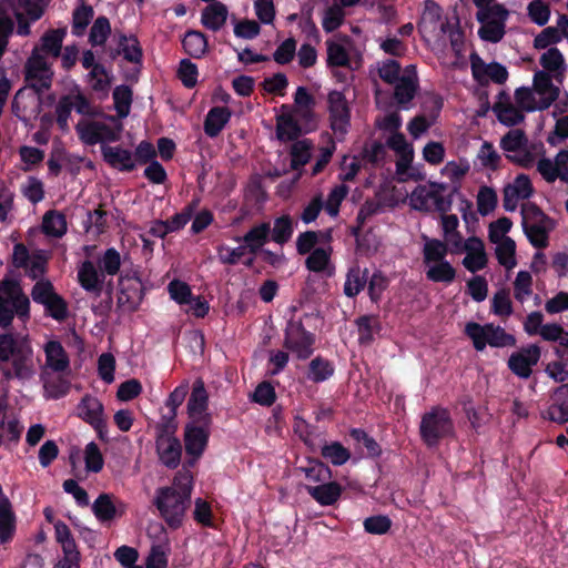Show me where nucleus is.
I'll list each match as a JSON object with an SVG mask.
<instances>
[{
	"label": "nucleus",
	"instance_id": "nucleus-1",
	"mask_svg": "<svg viewBox=\"0 0 568 568\" xmlns=\"http://www.w3.org/2000/svg\"><path fill=\"white\" fill-rule=\"evenodd\" d=\"M0 371L6 379H29L33 376V351L27 339L12 333L0 334Z\"/></svg>",
	"mask_w": 568,
	"mask_h": 568
},
{
	"label": "nucleus",
	"instance_id": "nucleus-2",
	"mask_svg": "<svg viewBox=\"0 0 568 568\" xmlns=\"http://www.w3.org/2000/svg\"><path fill=\"white\" fill-rule=\"evenodd\" d=\"M48 0H1L0 1V57L3 54L9 36L13 30L14 17L18 21V34L27 36L30 32L29 23L23 21L27 17L36 21L43 14Z\"/></svg>",
	"mask_w": 568,
	"mask_h": 568
},
{
	"label": "nucleus",
	"instance_id": "nucleus-3",
	"mask_svg": "<svg viewBox=\"0 0 568 568\" xmlns=\"http://www.w3.org/2000/svg\"><path fill=\"white\" fill-rule=\"evenodd\" d=\"M192 481L176 483L173 486L156 489L154 505L161 517L171 529H178L183 524L185 511L191 503Z\"/></svg>",
	"mask_w": 568,
	"mask_h": 568
},
{
	"label": "nucleus",
	"instance_id": "nucleus-4",
	"mask_svg": "<svg viewBox=\"0 0 568 568\" xmlns=\"http://www.w3.org/2000/svg\"><path fill=\"white\" fill-rule=\"evenodd\" d=\"M52 74L45 57L40 53L38 48H34L26 63V81L34 92L29 93L26 92V90H20L12 102L13 111L19 118H27L24 113H20V104H22L24 100H30V102L38 108L40 100L39 93L50 88Z\"/></svg>",
	"mask_w": 568,
	"mask_h": 568
},
{
	"label": "nucleus",
	"instance_id": "nucleus-5",
	"mask_svg": "<svg viewBox=\"0 0 568 568\" xmlns=\"http://www.w3.org/2000/svg\"><path fill=\"white\" fill-rule=\"evenodd\" d=\"M457 187L430 180L419 184L410 194L409 203L414 210L446 212L450 209Z\"/></svg>",
	"mask_w": 568,
	"mask_h": 568
},
{
	"label": "nucleus",
	"instance_id": "nucleus-6",
	"mask_svg": "<svg viewBox=\"0 0 568 568\" xmlns=\"http://www.w3.org/2000/svg\"><path fill=\"white\" fill-rule=\"evenodd\" d=\"M447 245L436 239L424 236L423 262L426 277L436 283L450 284L456 277V270L447 261Z\"/></svg>",
	"mask_w": 568,
	"mask_h": 568
},
{
	"label": "nucleus",
	"instance_id": "nucleus-7",
	"mask_svg": "<svg viewBox=\"0 0 568 568\" xmlns=\"http://www.w3.org/2000/svg\"><path fill=\"white\" fill-rule=\"evenodd\" d=\"M315 101L305 87H298L294 95L293 112L286 113V139H295L302 132L312 130Z\"/></svg>",
	"mask_w": 568,
	"mask_h": 568
},
{
	"label": "nucleus",
	"instance_id": "nucleus-8",
	"mask_svg": "<svg viewBox=\"0 0 568 568\" xmlns=\"http://www.w3.org/2000/svg\"><path fill=\"white\" fill-rule=\"evenodd\" d=\"M420 437L427 446L438 443L455 434L454 422L449 412L443 407H434L422 417L419 425Z\"/></svg>",
	"mask_w": 568,
	"mask_h": 568
},
{
	"label": "nucleus",
	"instance_id": "nucleus-9",
	"mask_svg": "<svg viewBox=\"0 0 568 568\" xmlns=\"http://www.w3.org/2000/svg\"><path fill=\"white\" fill-rule=\"evenodd\" d=\"M212 415L191 420L184 428V447L190 457L186 464L193 467L204 454L211 435Z\"/></svg>",
	"mask_w": 568,
	"mask_h": 568
},
{
	"label": "nucleus",
	"instance_id": "nucleus-10",
	"mask_svg": "<svg viewBox=\"0 0 568 568\" xmlns=\"http://www.w3.org/2000/svg\"><path fill=\"white\" fill-rule=\"evenodd\" d=\"M32 301L44 307L48 316L58 322H63L69 316L67 301L55 292L51 281L42 278L36 282L31 290Z\"/></svg>",
	"mask_w": 568,
	"mask_h": 568
},
{
	"label": "nucleus",
	"instance_id": "nucleus-11",
	"mask_svg": "<svg viewBox=\"0 0 568 568\" xmlns=\"http://www.w3.org/2000/svg\"><path fill=\"white\" fill-rule=\"evenodd\" d=\"M314 152V144L308 139L295 141L290 146L291 169L298 175L308 174L304 166L311 161ZM332 151L323 149L321 155L316 159L310 171L311 175H316L322 172L323 168L329 162Z\"/></svg>",
	"mask_w": 568,
	"mask_h": 568
},
{
	"label": "nucleus",
	"instance_id": "nucleus-12",
	"mask_svg": "<svg viewBox=\"0 0 568 568\" xmlns=\"http://www.w3.org/2000/svg\"><path fill=\"white\" fill-rule=\"evenodd\" d=\"M81 141L88 145L115 141L121 132V124L113 118L103 120H82L77 125Z\"/></svg>",
	"mask_w": 568,
	"mask_h": 568
},
{
	"label": "nucleus",
	"instance_id": "nucleus-13",
	"mask_svg": "<svg viewBox=\"0 0 568 568\" xmlns=\"http://www.w3.org/2000/svg\"><path fill=\"white\" fill-rule=\"evenodd\" d=\"M466 335L473 341L477 351H483L487 345L491 347H506L515 344L513 335L507 334L501 327L493 324L480 325L474 322L465 326Z\"/></svg>",
	"mask_w": 568,
	"mask_h": 568
},
{
	"label": "nucleus",
	"instance_id": "nucleus-14",
	"mask_svg": "<svg viewBox=\"0 0 568 568\" xmlns=\"http://www.w3.org/2000/svg\"><path fill=\"white\" fill-rule=\"evenodd\" d=\"M326 62L328 67L357 69L359 54L353 40L347 36H334L326 40Z\"/></svg>",
	"mask_w": 568,
	"mask_h": 568
},
{
	"label": "nucleus",
	"instance_id": "nucleus-15",
	"mask_svg": "<svg viewBox=\"0 0 568 568\" xmlns=\"http://www.w3.org/2000/svg\"><path fill=\"white\" fill-rule=\"evenodd\" d=\"M75 415L95 430L100 440L109 442L104 405L98 397L85 394L75 407Z\"/></svg>",
	"mask_w": 568,
	"mask_h": 568
},
{
	"label": "nucleus",
	"instance_id": "nucleus-16",
	"mask_svg": "<svg viewBox=\"0 0 568 568\" xmlns=\"http://www.w3.org/2000/svg\"><path fill=\"white\" fill-rule=\"evenodd\" d=\"M508 11L504 6L495 3L478 10L477 20L481 23L478 30L479 37L489 42H498L505 34V22Z\"/></svg>",
	"mask_w": 568,
	"mask_h": 568
},
{
	"label": "nucleus",
	"instance_id": "nucleus-17",
	"mask_svg": "<svg viewBox=\"0 0 568 568\" xmlns=\"http://www.w3.org/2000/svg\"><path fill=\"white\" fill-rule=\"evenodd\" d=\"M143 300V284L141 278L133 273H121L119 277L118 307L125 312L133 313L138 311Z\"/></svg>",
	"mask_w": 568,
	"mask_h": 568
},
{
	"label": "nucleus",
	"instance_id": "nucleus-18",
	"mask_svg": "<svg viewBox=\"0 0 568 568\" xmlns=\"http://www.w3.org/2000/svg\"><path fill=\"white\" fill-rule=\"evenodd\" d=\"M450 28L448 21H442V9L433 0H426L418 22L419 32L428 39L440 38Z\"/></svg>",
	"mask_w": 568,
	"mask_h": 568
},
{
	"label": "nucleus",
	"instance_id": "nucleus-19",
	"mask_svg": "<svg viewBox=\"0 0 568 568\" xmlns=\"http://www.w3.org/2000/svg\"><path fill=\"white\" fill-rule=\"evenodd\" d=\"M72 110L80 114H88L91 111V106L88 100L79 92L62 97L57 103L55 114L57 123L63 131L69 128V118Z\"/></svg>",
	"mask_w": 568,
	"mask_h": 568
},
{
	"label": "nucleus",
	"instance_id": "nucleus-20",
	"mask_svg": "<svg viewBox=\"0 0 568 568\" xmlns=\"http://www.w3.org/2000/svg\"><path fill=\"white\" fill-rule=\"evenodd\" d=\"M540 358V348L537 345H529L514 353L508 359V366L514 374L520 378H528L531 368Z\"/></svg>",
	"mask_w": 568,
	"mask_h": 568
},
{
	"label": "nucleus",
	"instance_id": "nucleus-21",
	"mask_svg": "<svg viewBox=\"0 0 568 568\" xmlns=\"http://www.w3.org/2000/svg\"><path fill=\"white\" fill-rule=\"evenodd\" d=\"M466 255L463 260L464 267L471 272H478L487 265V253L484 242L477 236H470L464 241L463 251Z\"/></svg>",
	"mask_w": 568,
	"mask_h": 568
},
{
	"label": "nucleus",
	"instance_id": "nucleus-22",
	"mask_svg": "<svg viewBox=\"0 0 568 568\" xmlns=\"http://www.w3.org/2000/svg\"><path fill=\"white\" fill-rule=\"evenodd\" d=\"M470 62L473 75L480 83H486L489 80L496 83H504L508 78L507 69L500 63H485L476 54L471 55Z\"/></svg>",
	"mask_w": 568,
	"mask_h": 568
},
{
	"label": "nucleus",
	"instance_id": "nucleus-23",
	"mask_svg": "<svg viewBox=\"0 0 568 568\" xmlns=\"http://www.w3.org/2000/svg\"><path fill=\"white\" fill-rule=\"evenodd\" d=\"M328 110L332 129L344 133L349 123V110L347 101L342 92L333 91L328 94Z\"/></svg>",
	"mask_w": 568,
	"mask_h": 568
},
{
	"label": "nucleus",
	"instance_id": "nucleus-24",
	"mask_svg": "<svg viewBox=\"0 0 568 568\" xmlns=\"http://www.w3.org/2000/svg\"><path fill=\"white\" fill-rule=\"evenodd\" d=\"M159 460L169 469H175L181 463L182 445L176 436L155 438Z\"/></svg>",
	"mask_w": 568,
	"mask_h": 568
},
{
	"label": "nucleus",
	"instance_id": "nucleus-25",
	"mask_svg": "<svg viewBox=\"0 0 568 568\" xmlns=\"http://www.w3.org/2000/svg\"><path fill=\"white\" fill-rule=\"evenodd\" d=\"M497 119L507 126H514L521 123L525 119L524 111L515 106L507 93L500 92L497 102L493 106Z\"/></svg>",
	"mask_w": 568,
	"mask_h": 568
},
{
	"label": "nucleus",
	"instance_id": "nucleus-26",
	"mask_svg": "<svg viewBox=\"0 0 568 568\" xmlns=\"http://www.w3.org/2000/svg\"><path fill=\"white\" fill-rule=\"evenodd\" d=\"M542 417L558 424L568 422V384L555 389L552 404L542 413Z\"/></svg>",
	"mask_w": 568,
	"mask_h": 568
},
{
	"label": "nucleus",
	"instance_id": "nucleus-27",
	"mask_svg": "<svg viewBox=\"0 0 568 568\" xmlns=\"http://www.w3.org/2000/svg\"><path fill=\"white\" fill-rule=\"evenodd\" d=\"M332 251L331 243H323V245L317 246L308 254L306 267L312 272L332 276L335 271L331 261Z\"/></svg>",
	"mask_w": 568,
	"mask_h": 568
},
{
	"label": "nucleus",
	"instance_id": "nucleus-28",
	"mask_svg": "<svg viewBox=\"0 0 568 568\" xmlns=\"http://www.w3.org/2000/svg\"><path fill=\"white\" fill-rule=\"evenodd\" d=\"M78 281L81 287L93 293L95 296H100L103 291L104 275L99 274L93 262L84 261L78 271Z\"/></svg>",
	"mask_w": 568,
	"mask_h": 568
},
{
	"label": "nucleus",
	"instance_id": "nucleus-29",
	"mask_svg": "<svg viewBox=\"0 0 568 568\" xmlns=\"http://www.w3.org/2000/svg\"><path fill=\"white\" fill-rule=\"evenodd\" d=\"M532 194L530 180H514L504 190V207L506 211H515L520 201Z\"/></svg>",
	"mask_w": 568,
	"mask_h": 568
},
{
	"label": "nucleus",
	"instance_id": "nucleus-30",
	"mask_svg": "<svg viewBox=\"0 0 568 568\" xmlns=\"http://www.w3.org/2000/svg\"><path fill=\"white\" fill-rule=\"evenodd\" d=\"M209 396L204 383L201 379L194 382L187 400V415L191 420L197 419L207 413Z\"/></svg>",
	"mask_w": 568,
	"mask_h": 568
},
{
	"label": "nucleus",
	"instance_id": "nucleus-31",
	"mask_svg": "<svg viewBox=\"0 0 568 568\" xmlns=\"http://www.w3.org/2000/svg\"><path fill=\"white\" fill-rule=\"evenodd\" d=\"M538 220L536 222H526L525 231L534 246L544 247L547 245L548 233L554 227V222L544 216L539 211L537 212Z\"/></svg>",
	"mask_w": 568,
	"mask_h": 568
},
{
	"label": "nucleus",
	"instance_id": "nucleus-32",
	"mask_svg": "<svg viewBox=\"0 0 568 568\" xmlns=\"http://www.w3.org/2000/svg\"><path fill=\"white\" fill-rule=\"evenodd\" d=\"M516 104L521 111L545 110L551 104V98L540 99L534 89L521 87L515 91Z\"/></svg>",
	"mask_w": 568,
	"mask_h": 568
},
{
	"label": "nucleus",
	"instance_id": "nucleus-33",
	"mask_svg": "<svg viewBox=\"0 0 568 568\" xmlns=\"http://www.w3.org/2000/svg\"><path fill=\"white\" fill-rule=\"evenodd\" d=\"M537 170L544 178H568V151H560L554 162L549 159L539 160Z\"/></svg>",
	"mask_w": 568,
	"mask_h": 568
},
{
	"label": "nucleus",
	"instance_id": "nucleus-34",
	"mask_svg": "<svg viewBox=\"0 0 568 568\" xmlns=\"http://www.w3.org/2000/svg\"><path fill=\"white\" fill-rule=\"evenodd\" d=\"M307 491L320 505L331 506L339 499L342 487L335 481H324L320 485H308Z\"/></svg>",
	"mask_w": 568,
	"mask_h": 568
},
{
	"label": "nucleus",
	"instance_id": "nucleus-35",
	"mask_svg": "<svg viewBox=\"0 0 568 568\" xmlns=\"http://www.w3.org/2000/svg\"><path fill=\"white\" fill-rule=\"evenodd\" d=\"M45 363L54 372H63L69 367L70 361L62 344L49 341L44 346Z\"/></svg>",
	"mask_w": 568,
	"mask_h": 568
},
{
	"label": "nucleus",
	"instance_id": "nucleus-36",
	"mask_svg": "<svg viewBox=\"0 0 568 568\" xmlns=\"http://www.w3.org/2000/svg\"><path fill=\"white\" fill-rule=\"evenodd\" d=\"M227 14V8L215 1L203 10L201 21L205 28L217 31L225 24Z\"/></svg>",
	"mask_w": 568,
	"mask_h": 568
},
{
	"label": "nucleus",
	"instance_id": "nucleus-37",
	"mask_svg": "<svg viewBox=\"0 0 568 568\" xmlns=\"http://www.w3.org/2000/svg\"><path fill=\"white\" fill-rule=\"evenodd\" d=\"M331 231L312 232L307 231L298 235L296 240L297 252L302 255L311 252L323 243H331Z\"/></svg>",
	"mask_w": 568,
	"mask_h": 568
},
{
	"label": "nucleus",
	"instance_id": "nucleus-38",
	"mask_svg": "<svg viewBox=\"0 0 568 568\" xmlns=\"http://www.w3.org/2000/svg\"><path fill=\"white\" fill-rule=\"evenodd\" d=\"M231 111L225 106H215L212 108L205 119L204 122V131L205 133L214 138L219 135V133L223 130L226 123L231 119Z\"/></svg>",
	"mask_w": 568,
	"mask_h": 568
},
{
	"label": "nucleus",
	"instance_id": "nucleus-39",
	"mask_svg": "<svg viewBox=\"0 0 568 568\" xmlns=\"http://www.w3.org/2000/svg\"><path fill=\"white\" fill-rule=\"evenodd\" d=\"M112 80V74L103 65L94 67V69L87 74L88 84L94 92L100 94L101 98L108 97Z\"/></svg>",
	"mask_w": 568,
	"mask_h": 568
},
{
	"label": "nucleus",
	"instance_id": "nucleus-40",
	"mask_svg": "<svg viewBox=\"0 0 568 568\" xmlns=\"http://www.w3.org/2000/svg\"><path fill=\"white\" fill-rule=\"evenodd\" d=\"M104 160L120 171H128L134 166V160L130 151L118 146H102Z\"/></svg>",
	"mask_w": 568,
	"mask_h": 568
},
{
	"label": "nucleus",
	"instance_id": "nucleus-41",
	"mask_svg": "<svg viewBox=\"0 0 568 568\" xmlns=\"http://www.w3.org/2000/svg\"><path fill=\"white\" fill-rule=\"evenodd\" d=\"M92 511L97 519L101 523L111 521L118 515V508L113 501V497L109 494H100L92 505Z\"/></svg>",
	"mask_w": 568,
	"mask_h": 568
},
{
	"label": "nucleus",
	"instance_id": "nucleus-42",
	"mask_svg": "<svg viewBox=\"0 0 568 568\" xmlns=\"http://www.w3.org/2000/svg\"><path fill=\"white\" fill-rule=\"evenodd\" d=\"M271 234L270 223H261L252 227L244 236L243 241L246 248L255 255L257 251L267 242Z\"/></svg>",
	"mask_w": 568,
	"mask_h": 568
},
{
	"label": "nucleus",
	"instance_id": "nucleus-43",
	"mask_svg": "<svg viewBox=\"0 0 568 568\" xmlns=\"http://www.w3.org/2000/svg\"><path fill=\"white\" fill-rule=\"evenodd\" d=\"M17 516L12 504L0 505V544L9 542L16 532Z\"/></svg>",
	"mask_w": 568,
	"mask_h": 568
},
{
	"label": "nucleus",
	"instance_id": "nucleus-44",
	"mask_svg": "<svg viewBox=\"0 0 568 568\" xmlns=\"http://www.w3.org/2000/svg\"><path fill=\"white\" fill-rule=\"evenodd\" d=\"M67 32L64 29L50 30L41 38V47L38 48L40 53H47L53 58H58Z\"/></svg>",
	"mask_w": 568,
	"mask_h": 568
},
{
	"label": "nucleus",
	"instance_id": "nucleus-45",
	"mask_svg": "<svg viewBox=\"0 0 568 568\" xmlns=\"http://www.w3.org/2000/svg\"><path fill=\"white\" fill-rule=\"evenodd\" d=\"M42 230L47 235L61 237L67 232V221L63 214L49 211L44 214Z\"/></svg>",
	"mask_w": 568,
	"mask_h": 568
},
{
	"label": "nucleus",
	"instance_id": "nucleus-46",
	"mask_svg": "<svg viewBox=\"0 0 568 568\" xmlns=\"http://www.w3.org/2000/svg\"><path fill=\"white\" fill-rule=\"evenodd\" d=\"M310 483L320 485L331 478L329 468L318 460H310L306 466L298 468Z\"/></svg>",
	"mask_w": 568,
	"mask_h": 568
},
{
	"label": "nucleus",
	"instance_id": "nucleus-47",
	"mask_svg": "<svg viewBox=\"0 0 568 568\" xmlns=\"http://www.w3.org/2000/svg\"><path fill=\"white\" fill-rule=\"evenodd\" d=\"M495 254L500 265L507 270H513L517 265L516 243L513 239L497 243Z\"/></svg>",
	"mask_w": 568,
	"mask_h": 568
},
{
	"label": "nucleus",
	"instance_id": "nucleus-48",
	"mask_svg": "<svg viewBox=\"0 0 568 568\" xmlns=\"http://www.w3.org/2000/svg\"><path fill=\"white\" fill-rule=\"evenodd\" d=\"M182 43L185 52L194 58L202 57L207 49V41L199 31L186 32Z\"/></svg>",
	"mask_w": 568,
	"mask_h": 568
},
{
	"label": "nucleus",
	"instance_id": "nucleus-49",
	"mask_svg": "<svg viewBox=\"0 0 568 568\" xmlns=\"http://www.w3.org/2000/svg\"><path fill=\"white\" fill-rule=\"evenodd\" d=\"M527 143L525 132L520 129L510 130L500 141L503 150L508 153H521L526 150Z\"/></svg>",
	"mask_w": 568,
	"mask_h": 568
},
{
	"label": "nucleus",
	"instance_id": "nucleus-50",
	"mask_svg": "<svg viewBox=\"0 0 568 568\" xmlns=\"http://www.w3.org/2000/svg\"><path fill=\"white\" fill-rule=\"evenodd\" d=\"M322 456L333 465H344L351 457V453L342 444L332 442L322 446Z\"/></svg>",
	"mask_w": 568,
	"mask_h": 568
},
{
	"label": "nucleus",
	"instance_id": "nucleus-51",
	"mask_svg": "<svg viewBox=\"0 0 568 568\" xmlns=\"http://www.w3.org/2000/svg\"><path fill=\"white\" fill-rule=\"evenodd\" d=\"M98 266L103 275H116L121 268L120 253L114 247L106 248L103 255L98 260Z\"/></svg>",
	"mask_w": 568,
	"mask_h": 568
},
{
	"label": "nucleus",
	"instance_id": "nucleus-52",
	"mask_svg": "<svg viewBox=\"0 0 568 568\" xmlns=\"http://www.w3.org/2000/svg\"><path fill=\"white\" fill-rule=\"evenodd\" d=\"M395 87V99L399 104L408 103L415 95L417 83L410 75H403Z\"/></svg>",
	"mask_w": 568,
	"mask_h": 568
},
{
	"label": "nucleus",
	"instance_id": "nucleus-53",
	"mask_svg": "<svg viewBox=\"0 0 568 568\" xmlns=\"http://www.w3.org/2000/svg\"><path fill=\"white\" fill-rule=\"evenodd\" d=\"M61 163H57L55 160H50V169L52 174H59L60 171L55 170V166L64 168L65 173L70 174H80L81 168L88 166L89 162L79 156H73L71 154H65L60 159Z\"/></svg>",
	"mask_w": 568,
	"mask_h": 568
},
{
	"label": "nucleus",
	"instance_id": "nucleus-54",
	"mask_svg": "<svg viewBox=\"0 0 568 568\" xmlns=\"http://www.w3.org/2000/svg\"><path fill=\"white\" fill-rule=\"evenodd\" d=\"M114 108L119 118H125L130 113L132 91L128 85H119L113 91Z\"/></svg>",
	"mask_w": 568,
	"mask_h": 568
},
{
	"label": "nucleus",
	"instance_id": "nucleus-55",
	"mask_svg": "<svg viewBox=\"0 0 568 568\" xmlns=\"http://www.w3.org/2000/svg\"><path fill=\"white\" fill-rule=\"evenodd\" d=\"M513 227V222L508 217H500L489 224L488 239L491 244H497L511 239L508 233Z\"/></svg>",
	"mask_w": 568,
	"mask_h": 568
},
{
	"label": "nucleus",
	"instance_id": "nucleus-56",
	"mask_svg": "<svg viewBox=\"0 0 568 568\" xmlns=\"http://www.w3.org/2000/svg\"><path fill=\"white\" fill-rule=\"evenodd\" d=\"M366 282V272L359 267H353L348 271L344 292L347 296H356L364 287Z\"/></svg>",
	"mask_w": 568,
	"mask_h": 568
},
{
	"label": "nucleus",
	"instance_id": "nucleus-57",
	"mask_svg": "<svg viewBox=\"0 0 568 568\" xmlns=\"http://www.w3.org/2000/svg\"><path fill=\"white\" fill-rule=\"evenodd\" d=\"M532 89L540 99L551 98V103L557 98V90L554 87L550 77L542 71L535 73Z\"/></svg>",
	"mask_w": 568,
	"mask_h": 568
},
{
	"label": "nucleus",
	"instance_id": "nucleus-58",
	"mask_svg": "<svg viewBox=\"0 0 568 568\" xmlns=\"http://www.w3.org/2000/svg\"><path fill=\"white\" fill-rule=\"evenodd\" d=\"M345 12L344 8L338 4L337 2H334L331 7H328L323 17V29L326 32H332L336 30L344 21Z\"/></svg>",
	"mask_w": 568,
	"mask_h": 568
},
{
	"label": "nucleus",
	"instance_id": "nucleus-59",
	"mask_svg": "<svg viewBox=\"0 0 568 568\" xmlns=\"http://www.w3.org/2000/svg\"><path fill=\"white\" fill-rule=\"evenodd\" d=\"M119 48L124 59L130 62H139L142 58L139 41L133 36H121L119 40Z\"/></svg>",
	"mask_w": 568,
	"mask_h": 568
},
{
	"label": "nucleus",
	"instance_id": "nucleus-60",
	"mask_svg": "<svg viewBox=\"0 0 568 568\" xmlns=\"http://www.w3.org/2000/svg\"><path fill=\"white\" fill-rule=\"evenodd\" d=\"M194 520L207 528H216L215 523L213 520V511L209 501L196 498L194 503V511H193Z\"/></svg>",
	"mask_w": 568,
	"mask_h": 568
},
{
	"label": "nucleus",
	"instance_id": "nucleus-61",
	"mask_svg": "<svg viewBox=\"0 0 568 568\" xmlns=\"http://www.w3.org/2000/svg\"><path fill=\"white\" fill-rule=\"evenodd\" d=\"M84 462L88 471L99 473L102 470L104 459L99 446L94 442H91L85 446Z\"/></svg>",
	"mask_w": 568,
	"mask_h": 568
},
{
	"label": "nucleus",
	"instance_id": "nucleus-62",
	"mask_svg": "<svg viewBox=\"0 0 568 568\" xmlns=\"http://www.w3.org/2000/svg\"><path fill=\"white\" fill-rule=\"evenodd\" d=\"M170 296L180 305L190 304L192 302V290L190 285L180 280H173L168 286Z\"/></svg>",
	"mask_w": 568,
	"mask_h": 568
},
{
	"label": "nucleus",
	"instance_id": "nucleus-63",
	"mask_svg": "<svg viewBox=\"0 0 568 568\" xmlns=\"http://www.w3.org/2000/svg\"><path fill=\"white\" fill-rule=\"evenodd\" d=\"M363 526L366 532L372 535H384L387 534L392 527V520L388 516L376 515L367 517L363 521Z\"/></svg>",
	"mask_w": 568,
	"mask_h": 568
},
{
	"label": "nucleus",
	"instance_id": "nucleus-64",
	"mask_svg": "<svg viewBox=\"0 0 568 568\" xmlns=\"http://www.w3.org/2000/svg\"><path fill=\"white\" fill-rule=\"evenodd\" d=\"M540 64L549 72L561 73L565 70L564 57L557 48H550L542 53Z\"/></svg>",
	"mask_w": 568,
	"mask_h": 568
}]
</instances>
